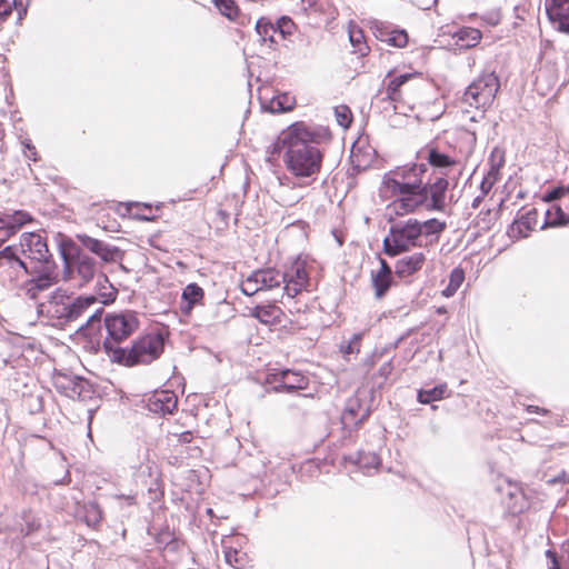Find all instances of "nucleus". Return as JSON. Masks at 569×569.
Here are the masks:
<instances>
[{"label":"nucleus","instance_id":"obj_10","mask_svg":"<svg viewBox=\"0 0 569 569\" xmlns=\"http://www.w3.org/2000/svg\"><path fill=\"white\" fill-rule=\"evenodd\" d=\"M37 273L38 276L32 279H27L23 282L22 290L26 296L31 300H37L39 292L44 291L58 282L54 262H47L43 266H31L30 274Z\"/></svg>","mask_w":569,"mask_h":569},{"label":"nucleus","instance_id":"obj_32","mask_svg":"<svg viewBox=\"0 0 569 569\" xmlns=\"http://www.w3.org/2000/svg\"><path fill=\"white\" fill-rule=\"evenodd\" d=\"M569 221V216L563 212L560 206L552 204L547 210V224L551 227L562 226Z\"/></svg>","mask_w":569,"mask_h":569},{"label":"nucleus","instance_id":"obj_11","mask_svg":"<svg viewBox=\"0 0 569 569\" xmlns=\"http://www.w3.org/2000/svg\"><path fill=\"white\" fill-rule=\"evenodd\" d=\"M64 258V280L79 279L78 286L82 287L91 281L96 274V262L88 254L78 253L73 258Z\"/></svg>","mask_w":569,"mask_h":569},{"label":"nucleus","instance_id":"obj_61","mask_svg":"<svg viewBox=\"0 0 569 569\" xmlns=\"http://www.w3.org/2000/svg\"><path fill=\"white\" fill-rule=\"evenodd\" d=\"M352 413H353V411H352V410H348V411L346 412V415H345V417H343V418H345V419H347V415H352Z\"/></svg>","mask_w":569,"mask_h":569},{"label":"nucleus","instance_id":"obj_62","mask_svg":"<svg viewBox=\"0 0 569 569\" xmlns=\"http://www.w3.org/2000/svg\"><path fill=\"white\" fill-rule=\"evenodd\" d=\"M147 469H148V473L151 476V469H152L151 466L148 465Z\"/></svg>","mask_w":569,"mask_h":569},{"label":"nucleus","instance_id":"obj_43","mask_svg":"<svg viewBox=\"0 0 569 569\" xmlns=\"http://www.w3.org/2000/svg\"><path fill=\"white\" fill-rule=\"evenodd\" d=\"M563 197H569V186L553 188L543 196V200L546 202H552Z\"/></svg>","mask_w":569,"mask_h":569},{"label":"nucleus","instance_id":"obj_53","mask_svg":"<svg viewBox=\"0 0 569 569\" xmlns=\"http://www.w3.org/2000/svg\"><path fill=\"white\" fill-rule=\"evenodd\" d=\"M391 372V366L390 363H385L383 366L380 367L379 369V373L380 376H382L383 378H387L389 376V373Z\"/></svg>","mask_w":569,"mask_h":569},{"label":"nucleus","instance_id":"obj_34","mask_svg":"<svg viewBox=\"0 0 569 569\" xmlns=\"http://www.w3.org/2000/svg\"><path fill=\"white\" fill-rule=\"evenodd\" d=\"M382 41L397 48H403L408 43V34L405 30H390L386 32Z\"/></svg>","mask_w":569,"mask_h":569},{"label":"nucleus","instance_id":"obj_21","mask_svg":"<svg viewBox=\"0 0 569 569\" xmlns=\"http://www.w3.org/2000/svg\"><path fill=\"white\" fill-rule=\"evenodd\" d=\"M203 298V289L197 283H189L182 291L181 312L183 315H190L194 306L202 305Z\"/></svg>","mask_w":569,"mask_h":569},{"label":"nucleus","instance_id":"obj_8","mask_svg":"<svg viewBox=\"0 0 569 569\" xmlns=\"http://www.w3.org/2000/svg\"><path fill=\"white\" fill-rule=\"evenodd\" d=\"M499 88V79L495 72H486L467 87L462 99L470 107L486 110L493 103Z\"/></svg>","mask_w":569,"mask_h":569},{"label":"nucleus","instance_id":"obj_57","mask_svg":"<svg viewBox=\"0 0 569 569\" xmlns=\"http://www.w3.org/2000/svg\"><path fill=\"white\" fill-rule=\"evenodd\" d=\"M300 197H297L295 199H282V201L288 204V206H291L292 203H295Z\"/></svg>","mask_w":569,"mask_h":569},{"label":"nucleus","instance_id":"obj_7","mask_svg":"<svg viewBox=\"0 0 569 569\" xmlns=\"http://www.w3.org/2000/svg\"><path fill=\"white\" fill-rule=\"evenodd\" d=\"M104 326L108 336L103 342V348L110 357L111 349L120 348L118 343L126 340L138 329L139 320L133 311L110 313L104 318Z\"/></svg>","mask_w":569,"mask_h":569},{"label":"nucleus","instance_id":"obj_59","mask_svg":"<svg viewBox=\"0 0 569 569\" xmlns=\"http://www.w3.org/2000/svg\"><path fill=\"white\" fill-rule=\"evenodd\" d=\"M528 411H530V412H531V411H536V412H538V411H539V408H538V407H532V406H530V407H528Z\"/></svg>","mask_w":569,"mask_h":569},{"label":"nucleus","instance_id":"obj_3","mask_svg":"<svg viewBox=\"0 0 569 569\" xmlns=\"http://www.w3.org/2000/svg\"><path fill=\"white\" fill-rule=\"evenodd\" d=\"M97 303L96 296L71 297L64 290L56 289L44 301L37 305V313L48 325L63 328L77 321Z\"/></svg>","mask_w":569,"mask_h":569},{"label":"nucleus","instance_id":"obj_27","mask_svg":"<svg viewBox=\"0 0 569 569\" xmlns=\"http://www.w3.org/2000/svg\"><path fill=\"white\" fill-rule=\"evenodd\" d=\"M481 32L473 28H461L456 33L457 42L465 48L476 47L481 40Z\"/></svg>","mask_w":569,"mask_h":569},{"label":"nucleus","instance_id":"obj_15","mask_svg":"<svg viewBox=\"0 0 569 569\" xmlns=\"http://www.w3.org/2000/svg\"><path fill=\"white\" fill-rule=\"evenodd\" d=\"M427 160L435 169H439L441 171V177L455 180L461 174V167L456 159L438 151L437 149L428 150Z\"/></svg>","mask_w":569,"mask_h":569},{"label":"nucleus","instance_id":"obj_14","mask_svg":"<svg viewBox=\"0 0 569 569\" xmlns=\"http://www.w3.org/2000/svg\"><path fill=\"white\" fill-rule=\"evenodd\" d=\"M31 221V216L22 210L0 211V246Z\"/></svg>","mask_w":569,"mask_h":569},{"label":"nucleus","instance_id":"obj_12","mask_svg":"<svg viewBox=\"0 0 569 569\" xmlns=\"http://www.w3.org/2000/svg\"><path fill=\"white\" fill-rule=\"evenodd\" d=\"M282 283V273L273 268L261 269L252 272L241 283V291L247 296H253L262 290L278 288Z\"/></svg>","mask_w":569,"mask_h":569},{"label":"nucleus","instance_id":"obj_39","mask_svg":"<svg viewBox=\"0 0 569 569\" xmlns=\"http://www.w3.org/2000/svg\"><path fill=\"white\" fill-rule=\"evenodd\" d=\"M21 517L26 522V528L21 529L26 536L37 531L40 528L39 520L31 513V511H23Z\"/></svg>","mask_w":569,"mask_h":569},{"label":"nucleus","instance_id":"obj_37","mask_svg":"<svg viewBox=\"0 0 569 569\" xmlns=\"http://www.w3.org/2000/svg\"><path fill=\"white\" fill-rule=\"evenodd\" d=\"M214 4L229 19H234L238 14V7L233 0H214Z\"/></svg>","mask_w":569,"mask_h":569},{"label":"nucleus","instance_id":"obj_9","mask_svg":"<svg viewBox=\"0 0 569 569\" xmlns=\"http://www.w3.org/2000/svg\"><path fill=\"white\" fill-rule=\"evenodd\" d=\"M16 248L18 249V254L28 261L29 266L39 267L47 264V262H53L47 242L38 233H23L20 238L19 247Z\"/></svg>","mask_w":569,"mask_h":569},{"label":"nucleus","instance_id":"obj_54","mask_svg":"<svg viewBox=\"0 0 569 569\" xmlns=\"http://www.w3.org/2000/svg\"><path fill=\"white\" fill-rule=\"evenodd\" d=\"M27 149H28V153H26V156L29 158V159H32L33 161H36V148L33 146H30L29 143L26 144Z\"/></svg>","mask_w":569,"mask_h":569},{"label":"nucleus","instance_id":"obj_45","mask_svg":"<svg viewBox=\"0 0 569 569\" xmlns=\"http://www.w3.org/2000/svg\"><path fill=\"white\" fill-rule=\"evenodd\" d=\"M465 280V272L462 269L460 268H455L451 272H450V277H449V283L452 286V287H456V288H460L462 282Z\"/></svg>","mask_w":569,"mask_h":569},{"label":"nucleus","instance_id":"obj_5","mask_svg":"<svg viewBox=\"0 0 569 569\" xmlns=\"http://www.w3.org/2000/svg\"><path fill=\"white\" fill-rule=\"evenodd\" d=\"M31 266L18 254L16 246H8L0 251V282L7 288H22L30 274Z\"/></svg>","mask_w":569,"mask_h":569},{"label":"nucleus","instance_id":"obj_52","mask_svg":"<svg viewBox=\"0 0 569 569\" xmlns=\"http://www.w3.org/2000/svg\"><path fill=\"white\" fill-rule=\"evenodd\" d=\"M458 288L452 287L450 283L446 287V289L442 291V295L447 298L452 297L457 292Z\"/></svg>","mask_w":569,"mask_h":569},{"label":"nucleus","instance_id":"obj_44","mask_svg":"<svg viewBox=\"0 0 569 569\" xmlns=\"http://www.w3.org/2000/svg\"><path fill=\"white\" fill-rule=\"evenodd\" d=\"M362 336L361 333H356L353 335L352 339L346 345L342 347V351L346 353V355H350V353H353V352H359V348H360V340H361Z\"/></svg>","mask_w":569,"mask_h":569},{"label":"nucleus","instance_id":"obj_6","mask_svg":"<svg viewBox=\"0 0 569 569\" xmlns=\"http://www.w3.org/2000/svg\"><path fill=\"white\" fill-rule=\"evenodd\" d=\"M422 233V226L416 219L397 222L391 226L390 233L383 240L385 251L389 256H397L417 244Z\"/></svg>","mask_w":569,"mask_h":569},{"label":"nucleus","instance_id":"obj_4","mask_svg":"<svg viewBox=\"0 0 569 569\" xmlns=\"http://www.w3.org/2000/svg\"><path fill=\"white\" fill-rule=\"evenodd\" d=\"M110 359L124 366L147 365L159 358L163 340L158 335H147L137 339L130 349L112 348Z\"/></svg>","mask_w":569,"mask_h":569},{"label":"nucleus","instance_id":"obj_20","mask_svg":"<svg viewBox=\"0 0 569 569\" xmlns=\"http://www.w3.org/2000/svg\"><path fill=\"white\" fill-rule=\"evenodd\" d=\"M78 239L84 248L100 257L103 261H114L119 253L117 248H111L104 242L87 234L78 236Z\"/></svg>","mask_w":569,"mask_h":569},{"label":"nucleus","instance_id":"obj_36","mask_svg":"<svg viewBox=\"0 0 569 569\" xmlns=\"http://www.w3.org/2000/svg\"><path fill=\"white\" fill-rule=\"evenodd\" d=\"M222 546L224 549L223 552H224L226 561L234 568L240 566L241 565V553L237 549L232 548L230 539H223Z\"/></svg>","mask_w":569,"mask_h":569},{"label":"nucleus","instance_id":"obj_18","mask_svg":"<svg viewBox=\"0 0 569 569\" xmlns=\"http://www.w3.org/2000/svg\"><path fill=\"white\" fill-rule=\"evenodd\" d=\"M274 390L295 392L305 390L309 385V379L300 372L292 370H282L274 375Z\"/></svg>","mask_w":569,"mask_h":569},{"label":"nucleus","instance_id":"obj_51","mask_svg":"<svg viewBox=\"0 0 569 569\" xmlns=\"http://www.w3.org/2000/svg\"><path fill=\"white\" fill-rule=\"evenodd\" d=\"M458 288L452 287L450 283L446 287V289L442 291V295L447 298L452 297L457 292Z\"/></svg>","mask_w":569,"mask_h":569},{"label":"nucleus","instance_id":"obj_17","mask_svg":"<svg viewBox=\"0 0 569 569\" xmlns=\"http://www.w3.org/2000/svg\"><path fill=\"white\" fill-rule=\"evenodd\" d=\"M178 398L171 390L154 391L148 399L147 407L149 411L158 415L172 413L177 408Z\"/></svg>","mask_w":569,"mask_h":569},{"label":"nucleus","instance_id":"obj_16","mask_svg":"<svg viewBox=\"0 0 569 569\" xmlns=\"http://www.w3.org/2000/svg\"><path fill=\"white\" fill-rule=\"evenodd\" d=\"M546 11L559 31L569 33V0H546Z\"/></svg>","mask_w":569,"mask_h":569},{"label":"nucleus","instance_id":"obj_58","mask_svg":"<svg viewBox=\"0 0 569 569\" xmlns=\"http://www.w3.org/2000/svg\"><path fill=\"white\" fill-rule=\"evenodd\" d=\"M126 499L128 500V502H129L130 505H133V503H134V498H133L132 496H128V497H126Z\"/></svg>","mask_w":569,"mask_h":569},{"label":"nucleus","instance_id":"obj_46","mask_svg":"<svg viewBox=\"0 0 569 569\" xmlns=\"http://www.w3.org/2000/svg\"><path fill=\"white\" fill-rule=\"evenodd\" d=\"M102 315V308H98L93 311V313L88 318L86 325L81 327V329H91L96 322L100 321V317Z\"/></svg>","mask_w":569,"mask_h":569},{"label":"nucleus","instance_id":"obj_40","mask_svg":"<svg viewBox=\"0 0 569 569\" xmlns=\"http://www.w3.org/2000/svg\"><path fill=\"white\" fill-rule=\"evenodd\" d=\"M337 122L342 128H348L352 121L351 111L347 106H339L335 109Z\"/></svg>","mask_w":569,"mask_h":569},{"label":"nucleus","instance_id":"obj_48","mask_svg":"<svg viewBox=\"0 0 569 569\" xmlns=\"http://www.w3.org/2000/svg\"><path fill=\"white\" fill-rule=\"evenodd\" d=\"M496 182H497V180H493L492 178H489V177L485 176V178H483V180L481 181V184H480L482 194H487L491 190V188L493 187V184Z\"/></svg>","mask_w":569,"mask_h":569},{"label":"nucleus","instance_id":"obj_47","mask_svg":"<svg viewBox=\"0 0 569 569\" xmlns=\"http://www.w3.org/2000/svg\"><path fill=\"white\" fill-rule=\"evenodd\" d=\"M525 226L526 229H529L528 224L523 221H516L512 226H511V229H510V232L512 233V236H516L517 237H526L527 234L522 232V229L521 227Z\"/></svg>","mask_w":569,"mask_h":569},{"label":"nucleus","instance_id":"obj_41","mask_svg":"<svg viewBox=\"0 0 569 569\" xmlns=\"http://www.w3.org/2000/svg\"><path fill=\"white\" fill-rule=\"evenodd\" d=\"M276 29L277 32L280 33L282 38H286L288 36H291L295 30V23L293 21L288 17H281L278 21Z\"/></svg>","mask_w":569,"mask_h":569},{"label":"nucleus","instance_id":"obj_38","mask_svg":"<svg viewBox=\"0 0 569 569\" xmlns=\"http://www.w3.org/2000/svg\"><path fill=\"white\" fill-rule=\"evenodd\" d=\"M356 463H358L361 469H376L380 465V459L376 453H360Z\"/></svg>","mask_w":569,"mask_h":569},{"label":"nucleus","instance_id":"obj_25","mask_svg":"<svg viewBox=\"0 0 569 569\" xmlns=\"http://www.w3.org/2000/svg\"><path fill=\"white\" fill-rule=\"evenodd\" d=\"M296 106V98L293 96H291L290 93H279L277 96H274L272 99H270V101L268 102V104L266 106V108L272 112V113H276V112H287V111H291Z\"/></svg>","mask_w":569,"mask_h":569},{"label":"nucleus","instance_id":"obj_2","mask_svg":"<svg viewBox=\"0 0 569 569\" xmlns=\"http://www.w3.org/2000/svg\"><path fill=\"white\" fill-rule=\"evenodd\" d=\"M316 132L305 122H295L282 130L274 151L284 152L287 170L297 178H313L321 168L322 156L312 143Z\"/></svg>","mask_w":569,"mask_h":569},{"label":"nucleus","instance_id":"obj_26","mask_svg":"<svg viewBox=\"0 0 569 569\" xmlns=\"http://www.w3.org/2000/svg\"><path fill=\"white\" fill-rule=\"evenodd\" d=\"M503 164L505 152L502 149L495 147L489 157V170L486 176L498 181L500 178V170Z\"/></svg>","mask_w":569,"mask_h":569},{"label":"nucleus","instance_id":"obj_29","mask_svg":"<svg viewBox=\"0 0 569 569\" xmlns=\"http://www.w3.org/2000/svg\"><path fill=\"white\" fill-rule=\"evenodd\" d=\"M256 31L259 34L262 42L269 41L274 43V34L278 33L276 26L266 18H260L256 23Z\"/></svg>","mask_w":569,"mask_h":569},{"label":"nucleus","instance_id":"obj_19","mask_svg":"<svg viewBox=\"0 0 569 569\" xmlns=\"http://www.w3.org/2000/svg\"><path fill=\"white\" fill-rule=\"evenodd\" d=\"M502 490L506 495L502 502L509 513L519 515L529 508L528 500L520 487L508 482Z\"/></svg>","mask_w":569,"mask_h":569},{"label":"nucleus","instance_id":"obj_28","mask_svg":"<svg viewBox=\"0 0 569 569\" xmlns=\"http://www.w3.org/2000/svg\"><path fill=\"white\" fill-rule=\"evenodd\" d=\"M349 40L355 48V51L359 53V56L365 57L369 52V47L365 42V36L360 28L356 26L349 27Z\"/></svg>","mask_w":569,"mask_h":569},{"label":"nucleus","instance_id":"obj_23","mask_svg":"<svg viewBox=\"0 0 569 569\" xmlns=\"http://www.w3.org/2000/svg\"><path fill=\"white\" fill-rule=\"evenodd\" d=\"M251 316L261 323L272 326L281 322L282 310L276 305L257 306L252 309Z\"/></svg>","mask_w":569,"mask_h":569},{"label":"nucleus","instance_id":"obj_42","mask_svg":"<svg viewBox=\"0 0 569 569\" xmlns=\"http://www.w3.org/2000/svg\"><path fill=\"white\" fill-rule=\"evenodd\" d=\"M422 231L426 234H437L445 230L446 223L437 219H430L425 221L422 224Z\"/></svg>","mask_w":569,"mask_h":569},{"label":"nucleus","instance_id":"obj_49","mask_svg":"<svg viewBox=\"0 0 569 569\" xmlns=\"http://www.w3.org/2000/svg\"><path fill=\"white\" fill-rule=\"evenodd\" d=\"M546 556H547L548 558H550V560H551V563H550V566H549V569H560V567H559V563H558V561H557V558H556L555 552H552L551 550H548V551L546 552Z\"/></svg>","mask_w":569,"mask_h":569},{"label":"nucleus","instance_id":"obj_55","mask_svg":"<svg viewBox=\"0 0 569 569\" xmlns=\"http://www.w3.org/2000/svg\"><path fill=\"white\" fill-rule=\"evenodd\" d=\"M553 482H565V483H569V475L567 473H563L562 477L560 478H555L552 480Z\"/></svg>","mask_w":569,"mask_h":569},{"label":"nucleus","instance_id":"obj_31","mask_svg":"<svg viewBox=\"0 0 569 569\" xmlns=\"http://www.w3.org/2000/svg\"><path fill=\"white\" fill-rule=\"evenodd\" d=\"M410 78H412V74L403 73L390 79L386 89L388 98L391 100H398L400 87L403 86Z\"/></svg>","mask_w":569,"mask_h":569},{"label":"nucleus","instance_id":"obj_33","mask_svg":"<svg viewBox=\"0 0 569 569\" xmlns=\"http://www.w3.org/2000/svg\"><path fill=\"white\" fill-rule=\"evenodd\" d=\"M447 392L446 385L435 387L430 390H420L418 393V400L421 403H430L431 401L440 400Z\"/></svg>","mask_w":569,"mask_h":569},{"label":"nucleus","instance_id":"obj_13","mask_svg":"<svg viewBox=\"0 0 569 569\" xmlns=\"http://www.w3.org/2000/svg\"><path fill=\"white\" fill-rule=\"evenodd\" d=\"M309 271L306 261L297 259L282 273V283L286 295L295 298L309 287Z\"/></svg>","mask_w":569,"mask_h":569},{"label":"nucleus","instance_id":"obj_50","mask_svg":"<svg viewBox=\"0 0 569 569\" xmlns=\"http://www.w3.org/2000/svg\"><path fill=\"white\" fill-rule=\"evenodd\" d=\"M525 13H526V8L523 6H516L515 7L516 18L519 19L520 21L525 20Z\"/></svg>","mask_w":569,"mask_h":569},{"label":"nucleus","instance_id":"obj_56","mask_svg":"<svg viewBox=\"0 0 569 569\" xmlns=\"http://www.w3.org/2000/svg\"><path fill=\"white\" fill-rule=\"evenodd\" d=\"M110 288H111V291L108 295H104V297H106V300L103 301L104 303H107L108 301L114 300L116 292L112 287H110Z\"/></svg>","mask_w":569,"mask_h":569},{"label":"nucleus","instance_id":"obj_24","mask_svg":"<svg viewBox=\"0 0 569 569\" xmlns=\"http://www.w3.org/2000/svg\"><path fill=\"white\" fill-rule=\"evenodd\" d=\"M391 283V270L386 263V261L381 260L380 269L372 274V286L375 288V295L377 298H381L387 290L389 289Z\"/></svg>","mask_w":569,"mask_h":569},{"label":"nucleus","instance_id":"obj_1","mask_svg":"<svg viewBox=\"0 0 569 569\" xmlns=\"http://www.w3.org/2000/svg\"><path fill=\"white\" fill-rule=\"evenodd\" d=\"M423 164L398 169L385 174L381 193L395 197L389 209L397 216L415 212L418 208L442 211L446 207V193L451 178L438 177L429 186L423 184L419 176Z\"/></svg>","mask_w":569,"mask_h":569},{"label":"nucleus","instance_id":"obj_60","mask_svg":"<svg viewBox=\"0 0 569 569\" xmlns=\"http://www.w3.org/2000/svg\"><path fill=\"white\" fill-rule=\"evenodd\" d=\"M437 311H438V313H445L446 309L445 308H439Z\"/></svg>","mask_w":569,"mask_h":569},{"label":"nucleus","instance_id":"obj_35","mask_svg":"<svg viewBox=\"0 0 569 569\" xmlns=\"http://www.w3.org/2000/svg\"><path fill=\"white\" fill-rule=\"evenodd\" d=\"M12 4H14L18 12V20H22L27 12L26 8H19L16 0H0V23L4 22L12 12Z\"/></svg>","mask_w":569,"mask_h":569},{"label":"nucleus","instance_id":"obj_22","mask_svg":"<svg viewBox=\"0 0 569 569\" xmlns=\"http://www.w3.org/2000/svg\"><path fill=\"white\" fill-rule=\"evenodd\" d=\"M426 261L422 252H415L410 256L402 257L396 263V272L400 277H408L420 270Z\"/></svg>","mask_w":569,"mask_h":569},{"label":"nucleus","instance_id":"obj_30","mask_svg":"<svg viewBox=\"0 0 569 569\" xmlns=\"http://www.w3.org/2000/svg\"><path fill=\"white\" fill-rule=\"evenodd\" d=\"M82 510H83V515H82L83 521L89 527H96L100 523V521L102 519V511H101L100 507L98 506V503L89 502L83 506Z\"/></svg>","mask_w":569,"mask_h":569}]
</instances>
